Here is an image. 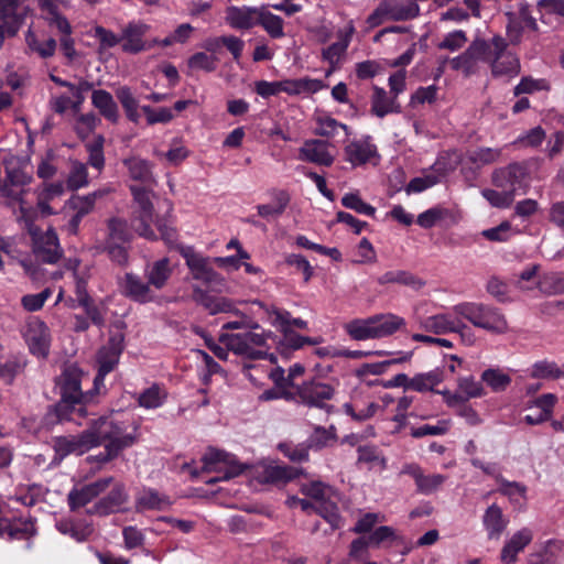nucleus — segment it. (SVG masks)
<instances>
[{
	"mask_svg": "<svg viewBox=\"0 0 564 564\" xmlns=\"http://www.w3.org/2000/svg\"><path fill=\"white\" fill-rule=\"evenodd\" d=\"M89 429L97 435L98 446L105 442V453L98 456L101 463L116 458L121 451L131 447L139 434V426L133 420L124 419L120 413L99 417L91 422Z\"/></svg>",
	"mask_w": 564,
	"mask_h": 564,
	"instance_id": "1",
	"label": "nucleus"
},
{
	"mask_svg": "<svg viewBox=\"0 0 564 564\" xmlns=\"http://www.w3.org/2000/svg\"><path fill=\"white\" fill-rule=\"evenodd\" d=\"M82 371L76 366L66 367L57 379L61 400L55 405L54 412L58 421H74L84 417L86 410L82 404L83 393L80 389Z\"/></svg>",
	"mask_w": 564,
	"mask_h": 564,
	"instance_id": "2",
	"label": "nucleus"
},
{
	"mask_svg": "<svg viewBox=\"0 0 564 564\" xmlns=\"http://www.w3.org/2000/svg\"><path fill=\"white\" fill-rule=\"evenodd\" d=\"M434 307L435 304L427 302H420L414 305L413 319L420 329L435 335L449 333L464 335L469 330L462 319V315L456 312V305L446 312H433Z\"/></svg>",
	"mask_w": 564,
	"mask_h": 564,
	"instance_id": "3",
	"label": "nucleus"
},
{
	"mask_svg": "<svg viewBox=\"0 0 564 564\" xmlns=\"http://www.w3.org/2000/svg\"><path fill=\"white\" fill-rule=\"evenodd\" d=\"M405 326V319L392 313H381L367 318H355L344 325L354 340L380 339L393 335Z\"/></svg>",
	"mask_w": 564,
	"mask_h": 564,
	"instance_id": "4",
	"label": "nucleus"
},
{
	"mask_svg": "<svg viewBox=\"0 0 564 564\" xmlns=\"http://www.w3.org/2000/svg\"><path fill=\"white\" fill-rule=\"evenodd\" d=\"M274 341V335L265 332L257 323L240 333L225 334L220 336V341L236 355L251 359H262L268 354V341Z\"/></svg>",
	"mask_w": 564,
	"mask_h": 564,
	"instance_id": "5",
	"label": "nucleus"
},
{
	"mask_svg": "<svg viewBox=\"0 0 564 564\" xmlns=\"http://www.w3.org/2000/svg\"><path fill=\"white\" fill-rule=\"evenodd\" d=\"M456 312L462 319H467L475 327L494 334H505L508 330V322L502 312L494 306L482 303L464 302L456 305Z\"/></svg>",
	"mask_w": 564,
	"mask_h": 564,
	"instance_id": "6",
	"label": "nucleus"
},
{
	"mask_svg": "<svg viewBox=\"0 0 564 564\" xmlns=\"http://www.w3.org/2000/svg\"><path fill=\"white\" fill-rule=\"evenodd\" d=\"M130 191L133 196V212L131 218L133 230L144 239L156 240L158 236L151 227L152 224H154L153 192L150 187H141L138 185H130Z\"/></svg>",
	"mask_w": 564,
	"mask_h": 564,
	"instance_id": "7",
	"label": "nucleus"
},
{
	"mask_svg": "<svg viewBox=\"0 0 564 564\" xmlns=\"http://www.w3.org/2000/svg\"><path fill=\"white\" fill-rule=\"evenodd\" d=\"M301 492L312 498L316 505V513L323 517L333 529L341 527V517L337 505L332 500L333 489L322 481H311L301 486Z\"/></svg>",
	"mask_w": 564,
	"mask_h": 564,
	"instance_id": "8",
	"label": "nucleus"
},
{
	"mask_svg": "<svg viewBox=\"0 0 564 564\" xmlns=\"http://www.w3.org/2000/svg\"><path fill=\"white\" fill-rule=\"evenodd\" d=\"M107 228L108 235L105 240V250L112 261L126 264L128 261V246L132 239L127 221L112 217L107 221Z\"/></svg>",
	"mask_w": 564,
	"mask_h": 564,
	"instance_id": "9",
	"label": "nucleus"
},
{
	"mask_svg": "<svg viewBox=\"0 0 564 564\" xmlns=\"http://www.w3.org/2000/svg\"><path fill=\"white\" fill-rule=\"evenodd\" d=\"M492 184L500 189H508L512 195L525 194L530 187V173L525 164L511 163L494 171Z\"/></svg>",
	"mask_w": 564,
	"mask_h": 564,
	"instance_id": "10",
	"label": "nucleus"
},
{
	"mask_svg": "<svg viewBox=\"0 0 564 564\" xmlns=\"http://www.w3.org/2000/svg\"><path fill=\"white\" fill-rule=\"evenodd\" d=\"M97 446V435L89 427L78 435L56 436L53 438V462L59 464L68 455H83Z\"/></svg>",
	"mask_w": 564,
	"mask_h": 564,
	"instance_id": "11",
	"label": "nucleus"
},
{
	"mask_svg": "<svg viewBox=\"0 0 564 564\" xmlns=\"http://www.w3.org/2000/svg\"><path fill=\"white\" fill-rule=\"evenodd\" d=\"M204 468L208 471L223 474L219 477L207 480L212 484L218 480H228L239 476L243 466L236 460V457L220 449L209 448L203 457Z\"/></svg>",
	"mask_w": 564,
	"mask_h": 564,
	"instance_id": "12",
	"label": "nucleus"
},
{
	"mask_svg": "<svg viewBox=\"0 0 564 564\" xmlns=\"http://www.w3.org/2000/svg\"><path fill=\"white\" fill-rule=\"evenodd\" d=\"M507 43L501 36L491 39V73L495 77H514L520 72V62L516 55L508 52Z\"/></svg>",
	"mask_w": 564,
	"mask_h": 564,
	"instance_id": "13",
	"label": "nucleus"
},
{
	"mask_svg": "<svg viewBox=\"0 0 564 564\" xmlns=\"http://www.w3.org/2000/svg\"><path fill=\"white\" fill-rule=\"evenodd\" d=\"M33 239V250L36 257L43 262L55 263L62 254L58 238L53 229L40 232L34 221L24 223Z\"/></svg>",
	"mask_w": 564,
	"mask_h": 564,
	"instance_id": "14",
	"label": "nucleus"
},
{
	"mask_svg": "<svg viewBox=\"0 0 564 564\" xmlns=\"http://www.w3.org/2000/svg\"><path fill=\"white\" fill-rule=\"evenodd\" d=\"M22 336L32 355L41 358H45L48 355L51 333L42 319L30 317L23 326Z\"/></svg>",
	"mask_w": 564,
	"mask_h": 564,
	"instance_id": "15",
	"label": "nucleus"
},
{
	"mask_svg": "<svg viewBox=\"0 0 564 564\" xmlns=\"http://www.w3.org/2000/svg\"><path fill=\"white\" fill-rule=\"evenodd\" d=\"M181 254L195 280H199L207 285L220 284L224 280L210 265L209 258H206L189 247L181 248Z\"/></svg>",
	"mask_w": 564,
	"mask_h": 564,
	"instance_id": "16",
	"label": "nucleus"
},
{
	"mask_svg": "<svg viewBox=\"0 0 564 564\" xmlns=\"http://www.w3.org/2000/svg\"><path fill=\"white\" fill-rule=\"evenodd\" d=\"M480 61L487 63L491 61V40L489 42L479 39L473 41L463 54L452 59L451 64L453 69L462 70L469 75L475 70L477 63Z\"/></svg>",
	"mask_w": 564,
	"mask_h": 564,
	"instance_id": "17",
	"label": "nucleus"
},
{
	"mask_svg": "<svg viewBox=\"0 0 564 564\" xmlns=\"http://www.w3.org/2000/svg\"><path fill=\"white\" fill-rule=\"evenodd\" d=\"M354 32L355 28L349 23L346 29L337 32V41L335 43L322 50V59L329 65L326 76L337 70L344 63Z\"/></svg>",
	"mask_w": 564,
	"mask_h": 564,
	"instance_id": "18",
	"label": "nucleus"
},
{
	"mask_svg": "<svg viewBox=\"0 0 564 564\" xmlns=\"http://www.w3.org/2000/svg\"><path fill=\"white\" fill-rule=\"evenodd\" d=\"M95 208L91 199L86 195H72L64 205L65 216L67 220V231L76 235L82 220L88 216Z\"/></svg>",
	"mask_w": 564,
	"mask_h": 564,
	"instance_id": "19",
	"label": "nucleus"
},
{
	"mask_svg": "<svg viewBox=\"0 0 564 564\" xmlns=\"http://www.w3.org/2000/svg\"><path fill=\"white\" fill-rule=\"evenodd\" d=\"M122 341L123 339L121 336H115L111 337L108 343L99 349L97 355L99 370L95 378L96 384L104 381L105 377L110 371H112L118 364L119 357L123 349Z\"/></svg>",
	"mask_w": 564,
	"mask_h": 564,
	"instance_id": "20",
	"label": "nucleus"
},
{
	"mask_svg": "<svg viewBox=\"0 0 564 564\" xmlns=\"http://www.w3.org/2000/svg\"><path fill=\"white\" fill-rule=\"evenodd\" d=\"M150 30V25L143 22H130L121 32L122 51L130 54H137L152 47L150 43L143 40V36Z\"/></svg>",
	"mask_w": 564,
	"mask_h": 564,
	"instance_id": "21",
	"label": "nucleus"
},
{
	"mask_svg": "<svg viewBox=\"0 0 564 564\" xmlns=\"http://www.w3.org/2000/svg\"><path fill=\"white\" fill-rule=\"evenodd\" d=\"M302 401L312 408L325 409L329 412L330 406L326 403L333 398L334 389L324 382H305L299 390Z\"/></svg>",
	"mask_w": 564,
	"mask_h": 564,
	"instance_id": "22",
	"label": "nucleus"
},
{
	"mask_svg": "<svg viewBox=\"0 0 564 564\" xmlns=\"http://www.w3.org/2000/svg\"><path fill=\"white\" fill-rule=\"evenodd\" d=\"M151 288L149 282H144L139 275L133 273H126L120 281L122 294L141 304L155 300V293Z\"/></svg>",
	"mask_w": 564,
	"mask_h": 564,
	"instance_id": "23",
	"label": "nucleus"
},
{
	"mask_svg": "<svg viewBox=\"0 0 564 564\" xmlns=\"http://www.w3.org/2000/svg\"><path fill=\"white\" fill-rule=\"evenodd\" d=\"M128 176L131 181L139 182L142 187H152L155 184L153 164L138 155H131L122 160Z\"/></svg>",
	"mask_w": 564,
	"mask_h": 564,
	"instance_id": "24",
	"label": "nucleus"
},
{
	"mask_svg": "<svg viewBox=\"0 0 564 564\" xmlns=\"http://www.w3.org/2000/svg\"><path fill=\"white\" fill-rule=\"evenodd\" d=\"M262 7H230L226 11V21L237 30H249L259 25Z\"/></svg>",
	"mask_w": 564,
	"mask_h": 564,
	"instance_id": "25",
	"label": "nucleus"
},
{
	"mask_svg": "<svg viewBox=\"0 0 564 564\" xmlns=\"http://www.w3.org/2000/svg\"><path fill=\"white\" fill-rule=\"evenodd\" d=\"M401 473L412 477L415 481L417 491L423 495L433 494L446 480V477L441 474L425 475L417 464L404 465Z\"/></svg>",
	"mask_w": 564,
	"mask_h": 564,
	"instance_id": "26",
	"label": "nucleus"
},
{
	"mask_svg": "<svg viewBox=\"0 0 564 564\" xmlns=\"http://www.w3.org/2000/svg\"><path fill=\"white\" fill-rule=\"evenodd\" d=\"M0 194L8 199L9 204H19L20 221L30 223L35 220L36 210L23 198V195L25 194L24 187L3 181L2 184L0 183Z\"/></svg>",
	"mask_w": 564,
	"mask_h": 564,
	"instance_id": "27",
	"label": "nucleus"
},
{
	"mask_svg": "<svg viewBox=\"0 0 564 564\" xmlns=\"http://www.w3.org/2000/svg\"><path fill=\"white\" fill-rule=\"evenodd\" d=\"M345 159L352 166H360L368 163L377 155V148L371 143L369 137L350 141L344 149Z\"/></svg>",
	"mask_w": 564,
	"mask_h": 564,
	"instance_id": "28",
	"label": "nucleus"
},
{
	"mask_svg": "<svg viewBox=\"0 0 564 564\" xmlns=\"http://www.w3.org/2000/svg\"><path fill=\"white\" fill-rule=\"evenodd\" d=\"M112 477H107L88 484L80 489L72 490L68 494V505L70 509L75 510L90 502L94 498L104 492L112 482Z\"/></svg>",
	"mask_w": 564,
	"mask_h": 564,
	"instance_id": "29",
	"label": "nucleus"
},
{
	"mask_svg": "<svg viewBox=\"0 0 564 564\" xmlns=\"http://www.w3.org/2000/svg\"><path fill=\"white\" fill-rule=\"evenodd\" d=\"M299 159L323 166H329L334 162V155L328 150V144L322 140H307L299 150Z\"/></svg>",
	"mask_w": 564,
	"mask_h": 564,
	"instance_id": "30",
	"label": "nucleus"
},
{
	"mask_svg": "<svg viewBox=\"0 0 564 564\" xmlns=\"http://www.w3.org/2000/svg\"><path fill=\"white\" fill-rule=\"evenodd\" d=\"M65 192V185L63 182H50V183H43L41 186H39L35 189V196H36V208H34L37 212H40L44 216L54 215L56 212L51 206V203L63 196Z\"/></svg>",
	"mask_w": 564,
	"mask_h": 564,
	"instance_id": "31",
	"label": "nucleus"
},
{
	"mask_svg": "<svg viewBox=\"0 0 564 564\" xmlns=\"http://www.w3.org/2000/svg\"><path fill=\"white\" fill-rule=\"evenodd\" d=\"M169 496L159 492L153 488H143L135 497L137 511H165L172 506Z\"/></svg>",
	"mask_w": 564,
	"mask_h": 564,
	"instance_id": "32",
	"label": "nucleus"
},
{
	"mask_svg": "<svg viewBox=\"0 0 564 564\" xmlns=\"http://www.w3.org/2000/svg\"><path fill=\"white\" fill-rule=\"evenodd\" d=\"M68 0H39V7L43 12V18L50 26L57 31H69V21L61 13V8H67Z\"/></svg>",
	"mask_w": 564,
	"mask_h": 564,
	"instance_id": "33",
	"label": "nucleus"
},
{
	"mask_svg": "<svg viewBox=\"0 0 564 564\" xmlns=\"http://www.w3.org/2000/svg\"><path fill=\"white\" fill-rule=\"evenodd\" d=\"M257 474L260 482L280 484L294 479L299 470L273 462L259 466Z\"/></svg>",
	"mask_w": 564,
	"mask_h": 564,
	"instance_id": "34",
	"label": "nucleus"
},
{
	"mask_svg": "<svg viewBox=\"0 0 564 564\" xmlns=\"http://www.w3.org/2000/svg\"><path fill=\"white\" fill-rule=\"evenodd\" d=\"M533 539V533L530 529L523 528L517 531L505 544L501 550V562L503 564H514L518 554L530 544Z\"/></svg>",
	"mask_w": 564,
	"mask_h": 564,
	"instance_id": "35",
	"label": "nucleus"
},
{
	"mask_svg": "<svg viewBox=\"0 0 564 564\" xmlns=\"http://www.w3.org/2000/svg\"><path fill=\"white\" fill-rule=\"evenodd\" d=\"M508 523L509 520L505 517L502 509L498 505L492 503L485 510L482 525L489 540H499Z\"/></svg>",
	"mask_w": 564,
	"mask_h": 564,
	"instance_id": "36",
	"label": "nucleus"
},
{
	"mask_svg": "<svg viewBox=\"0 0 564 564\" xmlns=\"http://www.w3.org/2000/svg\"><path fill=\"white\" fill-rule=\"evenodd\" d=\"M269 323L278 328L280 332L292 330L293 328L306 329L307 322L302 318L292 317V315L285 311L280 310L275 306L265 308Z\"/></svg>",
	"mask_w": 564,
	"mask_h": 564,
	"instance_id": "37",
	"label": "nucleus"
},
{
	"mask_svg": "<svg viewBox=\"0 0 564 564\" xmlns=\"http://www.w3.org/2000/svg\"><path fill=\"white\" fill-rule=\"evenodd\" d=\"M562 551V541L549 540L528 556V564H557Z\"/></svg>",
	"mask_w": 564,
	"mask_h": 564,
	"instance_id": "38",
	"label": "nucleus"
},
{
	"mask_svg": "<svg viewBox=\"0 0 564 564\" xmlns=\"http://www.w3.org/2000/svg\"><path fill=\"white\" fill-rule=\"evenodd\" d=\"M35 533L34 523L28 519H17L10 521L6 519L0 522V536H7L10 540L29 539Z\"/></svg>",
	"mask_w": 564,
	"mask_h": 564,
	"instance_id": "39",
	"label": "nucleus"
},
{
	"mask_svg": "<svg viewBox=\"0 0 564 564\" xmlns=\"http://www.w3.org/2000/svg\"><path fill=\"white\" fill-rule=\"evenodd\" d=\"M281 93L288 95L315 94L326 87L323 80L310 77L280 80Z\"/></svg>",
	"mask_w": 564,
	"mask_h": 564,
	"instance_id": "40",
	"label": "nucleus"
},
{
	"mask_svg": "<svg viewBox=\"0 0 564 564\" xmlns=\"http://www.w3.org/2000/svg\"><path fill=\"white\" fill-rule=\"evenodd\" d=\"M193 296L194 300L203 305L210 314L231 313L235 310V304L229 299L210 295L198 288L194 289Z\"/></svg>",
	"mask_w": 564,
	"mask_h": 564,
	"instance_id": "41",
	"label": "nucleus"
},
{
	"mask_svg": "<svg viewBox=\"0 0 564 564\" xmlns=\"http://www.w3.org/2000/svg\"><path fill=\"white\" fill-rule=\"evenodd\" d=\"M91 104L108 121L116 123L119 119V109L112 95L104 89H96L91 94Z\"/></svg>",
	"mask_w": 564,
	"mask_h": 564,
	"instance_id": "42",
	"label": "nucleus"
},
{
	"mask_svg": "<svg viewBox=\"0 0 564 564\" xmlns=\"http://www.w3.org/2000/svg\"><path fill=\"white\" fill-rule=\"evenodd\" d=\"M126 501L127 492L124 486L122 484H116L110 492L95 505L93 512L98 514L116 512L121 509Z\"/></svg>",
	"mask_w": 564,
	"mask_h": 564,
	"instance_id": "43",
	"label": "nucleus"
},
{
	"mask_svg": "<svg viewBox=\"0 0 564 564\" xmlns=\"http://www.w3.org/2000/svg\"><path fill=\"white\" fill-rule=\"evenodd\" d=\"M399 110L400 106L397 104V99L393 96H389L381 87H373V94L371 96V112L375 116L383 118L389 113L399 112Z\"/></svg>",
	"mask_w": 564,
	"mask_h": 564,
	"instance_id": "44",
	"label": "nucleus"
},
{
	"mask_svg": "<svg viewBox=\"0 0 564 564\" xmlns=\"http://www.w3.org/2000/svg\"><path fill=\"white\" fill-rule=\"evenodd\" d=\"M172 274V268L167 258H162L152 263L145 271L149 284L155 290L163 289Z\"/></svg>",
	"mask_w": 564,
	"mask_h": 564,
	"instance_id": "45",
	"label": "nucleus"
},
{
	"mask_svg": "<svg viewBox=\"0 0 564 564\" xmlns=\"http://www.w3.org/2000/svg\"><path fill=\"white\" fill-rule=\"evenodd\" d=\"M271 204H261L257 206L259 216L269 219L281 216L290 203V195L285 191H273Z\"/></svg>",
	"mask_w": 564,
	"mask_h": 564,
	"instance_id": "46",
	"label": "nucleus"
},
{
	"mask_svg": "<svg viewBox=\"0 0 564 564\" xmlns=\"http://www.w3.org/2000/svg\"><path fill=\"white\" fill-rule=\"evenodd\" d=\"M496 481L499 485L498 492L509 498L514 506H523L527 500V487L517 481H508L502 476H497Z\"/></svg>",
	"mask_w": 564,
	"mask_h": 564,
	"instance_id": "47",
	"label": "nucleus"
},
{
	"mask_svg": "<svg viewBox=\"0 0 564 564\" xmlns=\"http://www.w3.org/2000/svg\"><path fill=\"white\" fill-rule=\"evenodd\" d=\"M25 43L32 53L37 54L42 58L52 57L55 54L57 47V42L55 39L48 37L44 41H41L31 29H29L25 33Z\"/></svg>",
	"mask_w": 564,
	"mask_h": 564,
	"instance_id": "48",
	"label": "nucleus"
},
{
	"mask_svg": "<svg viewBox=\"0 0 564 564\" xmlns=\"http://www.w3.org/2000/svg\"><path fill=\"white\" fill-rule=\"evenodd\" d=\"M462 161L457 151H447L438 155L435 163L431 166L432 173L440 176V182L449 173L454 172Z\"/></svg>",
	"mask_w": 564,
	"mask_h": 564,
	"instance_id": "49",
	"label": "nucleus"
},
{
	"mask_svg": "<svg viewBox=\"0 0 564 564\" xmlns=\"http://www.w3.org/2000/svg\"><path fill=\"white\" fill-rule=\"evenodd\" d=\"M442 381L443 375L438 369L416 373L411 378L410 390L421 393L434 391L435 387H437Z\"/></svg>",
	"mask_w": 564,
	"mask_h": 564,
	"instance_id": "50",
	"label": "nucleus"
},
{
	"mask_svg": "<svg viewBox=\"0 0 564 564\" xmlns=\"http://www.w3.org/2000/svg\"><path fill=\"white\" fill-rule=\"evenodd\" d=\"M56 529L62 534L69 535L78 542L85 541L93 533V528L90 524L75 522L70 519H61L57 521Z\"/></svg>",
	"mask_w": 564,
	"mask_h": 564,
	"instance_id": "51",
	"label": "nucleus"
},
{
	"mask_svg": "<svg viewBox=\"0 0 564 564\" xmlns=\"http://www.w3.org/2000/svg\"><path fill=\"white\" fill-rule=\"evenodd\" d=\"M481 381L494 392H502L511 384L510 375L501 368H488L481 373Z\"/></svg>",
	"mask_w": 564,
	"mask_h": 564,
	"instance_id": "52",
	"label": "nucleus"
},
{
	"mask_svg": "<svg viewBox=\"0 0 564 564\" xmlns=\"http://www.w3.org/2000/svg\"><path fill=\"white\" fill-rule=\"evenodd\" d=\"M166 397L167 393L162 387L153 384L139 394L138 403L148 410L158 409L163 405Z\"/></svg>",
	"mask_w": 564,
	"mask_h": 564,
	"instance_id": "53",
	"label": "nucleus"
},
{
	"mask_svg": "<svg viewBox=\"0 0 564 564\" xmlns=\"http://www.w3.org/2000/svg\"><path fill=\"white\" fill-rule=\"evenodd\" d=\"M386 4L389 19L393 21L411 20L420 14V7L416 2L403 4L397 1H386Z\"/></svg>",
	"mask_w": 564,
	"mask_h": 564,
	"instance_id": "54",
	"label": "nucleus"
},
{
	"mask_svg": "<svg viewBox=\"0 0 564 564\" xmlns=\"http://www.w3.org/2000/svg\"><path fill=\"white\" fill-rule=\"evenodd\" d=\"M87 166L79 161H72L69 173L66 178V186L70 191H78L88 186Z\"/></svg>",
	"mask_w": 564,
	"mask_h": 564,
	"instance_id": "55",
	"label": "nucleus"
},
{
	"mask_svg": "<svg viewBox=\"0 0 564 564\" xmlns=\"http://www.w3.org/2000/svg\"><path fill=\"white\" fill-rule=\"evenodd\" d=\"M259 25H261L272 39H281L284 36L282 18L270 12L267 7H262Z\"/></svg>",
	"mask_w": 564,
	"mask_h": 564,
	"instance_id": "56",
	"label": "nucleus"
},
{
	"mask_svg": "<svg viewBox=\"0 0 564 564\" xmlns=\"http://www.w3.org/2000/svg\"><path fill=\"white\" fill-rule=\"evenodd\" d=\"M358 463H364L369 469L383 470L387 467V460L376 446L358 447Z\"/></svg>",
	"mask_w": 564,
	"mask_h": 564,
	"instance_id": "57",
	"label": "nucleus"
},
{
	"mask_svg": "<svg viewBox=\"0 0 564 564\" xmlns=\"http://www.w3.org/2000/svg\"><path fill=\"white\" fill-rule=\"evenodd\" d=\"M501 156V149L478 148L467 153V160L477 167L497 162Z\"/></svg>",
	"mask_w": 564,
	"mask_h": 564,
	"instance_id": "58",
	"label": "nucleus"
},
{
	"mask_svg": "<svg viewBox=\"0 0 564 564\" xmlns=\"http://www.w3.org/2000/svg\"><path fill=\"white\" fill-rule=\"evenodd\" d=\"M530 376L536 379H557L564 376V371L555 362L542 360L531 367Z\"/></svg>",
	"mask_w": 564,
	"mask_h": 564,
	"instance_id": "59",
	"label": "nucleus"
},
{
	"mask_svg": "<svg viewBox=\"0 0 564 564\" xmlns=\"http://www.w3.org/2000/svg\"><path fill=\"white\" fill-rule=\"evenodd\" d=\"M481 195L492 207L496 208L510 207L516 197L512 195V192H509L508 189L498 191L492 188L482 189Z\"/></svg>",
	"mask_w": 564,
	"mask_h": 564,
	"instance_id": "60",
	"label": "nucleus"
},
{
	"mask_svg": "<svg viewBox=\"0 0 564 564\" xmlns=\"http://www.w3.org/2000/svg\"><path fill=\"white\" fill-rule=\"evenodd\" d=\"M24 367L25 361L21 357H10L6 361L0 360V379L10 384Z\"/></svg>",
	"mask_w": 564,
	"mask_h": 564,
	"instance_id": "61",
	"label": "nucleus"
},
{
	"mask_svg": "<svg viewBox=\"0 0 564 564\" xmlns=\"http://www.w3.org/2000/svg\"><path fill=\"white\" fill-rule=\"evenodd\" d=\"M341 205L348 209H352L358 214L373 217L376 208L362 200L358 193H347L341 197Z\"/></svg>",
	"mask_w": 564,
	"mask_h": 564,
	"instance_id": "62",
	"label": "nucleus"
},
{
	"mask_svg": "<svg viewBox=\"0 0 564 564\" xmlns=\"http://www.w3.org/2000/svg\"><path fill=\"white\" fill-rule=\"evenodd\" d=\"M538 286L542 293L558 294L564 293V273H547L539 281Z\"/></svg>",
	"mask_w": 564,
	"mask_h": 564,
	"instance_id": "63",
	"label": "nucleus"
},
{
	"mask_svg": "<svg viewBox=\"0 0 564 564\" xmlns=\"http://www.w3.org/2000/svg\"><path fill=\"white\" fill-rule=\"evenodd\" d=\"M451 425V420L442 419L435 424H424L417 427H412L411 436L414 438H421L427 435H444L447 433Z\"/></svg>",
	"mask_w": 564,
	"mask_h": 564,
	"instance_id": "64",
	"label": "nucleus"
}]
</instances>
